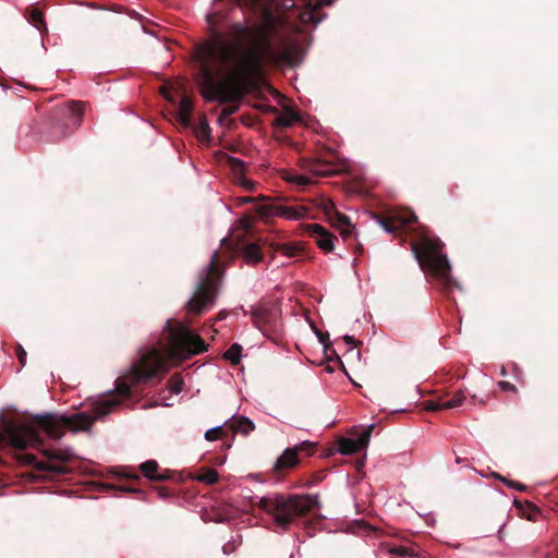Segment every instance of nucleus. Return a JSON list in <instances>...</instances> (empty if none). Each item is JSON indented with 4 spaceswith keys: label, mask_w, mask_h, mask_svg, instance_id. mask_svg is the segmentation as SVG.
I'll use <instances>...</instances> for the list:
<instances>
[{
    "label": "nucleus",
    "mask_w": 558,
    "mask_h": 558,
    "mask_svg": "<svg viewBox=\"0 0 558 558\" xmlns=\"http://www.w3.org/2000/svg\"><path fill=\"white\" fill-rule=\"evenodd\" d=\"M446 402L440 400H427L423 403L426 411L436 412L440 410H447L445 408Z\"/></svg>",
    "instance_id": "2f4dec72"
},
{
    "label": "nucleus",
    "mask_w": 558,
    "mask_h": 558,
    "mask_svg": "<svg viewBox=\"0 0 558 558\" xmlns=\"http://www.w3.org/2000/svg\"><path fill=\"white\" fill-rule=\"evenodd\" d=\"M343 340H344V342H345V343H348V344H353V345H357V344H360V343H361V342L356 341V340L354 339V337L349 336V335H345V336L343 337Z\"/></svg>",
    "instance_id": "37998d69"
},
{
    "label": "nucleus",
    "mask_w": 558,
    "mask_h": 558,
    "mask_svg": "<svg viewBox=\"0 0 558 558\" xmlns=\"http://www.w3.org/2000/svg\"><path fill=\"white\" fill-rule=\"evenodd\" d=\"M280 174L287 175V174H289V173H288V172H286V171H283V172H281Z\"/></svg>",
    "instance_id": "8fccbe9b"
},
{
    "label": "nucleus",
    "mask_w": 558,
    "mask_h": 558,
    "mask_svg": "<svg viewBox=\"0 0 558 558\" xmlns=\"http://www.w3.org/2000/svg\"><path fill=\"white\" fill-rule=\"evenodd\" d=\"M325 210L329 217L331 226L340 231L343 239H351L355 232V227L351 223L350 219L344 214L339 213L331 202H329V205Z\"/></svg>",
    "instance_id": "9b49d317"
},
{
    "label": "nucleus",
    "mask_w": 558,
    "mask_h": 558,
    "mask_svg": "<svg viewBox=\"0 0 558 558\" xmlns=\"http://www.w3.org/2000/svg\"><path fill=\"white\" fill-rule=\"evenodd\" d=\"M331 0H293L292 7L299 8L298 17L303 25L317 24L322 21L320 10Z\"/></svg>",
    "instance_id": "6e6552de"
},
{
    "label": "nucleus",
    "mask_w": 558,
    "mask_h": 558,
    "mask_svg": "<svg viewBox=\"0 0 558 558\" xmlns=\"http://www.w3.org/2000/svg\"><path fill=\"white\" fill-rule=\"evenodd\" d=\"M197 480L202 483L213 485L218 482L219 474L214 469H205L203 472L197 476Z\"/></svg>",
    "instance_id": "393cba45"
},
{
    "label": "nucleus",
    "mask_w": 558,
    "mask_h": 558,
    "mask_svg": "<svg viewBox=\"0 0 558 558\" xmlns=\"http://www.w3.org/2000/svg\"><path fill=\"white\" fill-rule=\"evenodd\" d=\"M129 477V475H126ZM130 478H133V480H140V476L137 474H134L132 476H130Z\"/></svg>",
    "instance_id": "09e8293b"
},
{
    "label": "nucleus",
    "mask_w": 558,
    "mask_h": 558,
    "mask_svg": "<svg viewBox=\"0 0 558 558\" xmlns=\"http://www.w3.org/2000/svg\"><path fill=\"white\" fill-rule=\"evenodd\" d=\"M16 356L19 359V362L22 366H25L26 364V351L23 349L22 345H17L15 350Z\"/></svg>",
    "instance_id": "e433bc0d"
},
{
    "label": "nucleus",
    "mask_w": 558,
    "mask_h": 558,
    "mask_svg": "<svg viewBox=\"0 0 558 558\" xmlns=\"http://www.w3.org/2000/svg\"><path fill=\"white\" fill-rule=\"evenodd\" d=\"M160 93L162 94V96L170 102L172 104H175V99L173 98V96L171 95L169 88L165 85H162L160 87Z\"/></svg>",
    "instance_id": "58836bf2"
},
{
    "label": "nucleus",
    "mask_w": 558,
    "mask_h": 558,
    "mask_svg": "<svg viewBox=\"0 0 558 558\" xmlns=\"http://www.w3.org/2000/svg\"><path fill=\"white\" fill-rule=\"evenodd\" d=\"M268 111L277 113L275 125L282 129L291 128L296 122L301 121L299 112L294 111L290 107H284L283 111L279 113L277 108L269 106Z\"/></svg>",
    "instance_id": "ddd939ff"
},
{
    "label": "nucleus",
    "mask_w": 558,
    "mask_h": 558,
    "mask_svg": "<svg viewBox=\"0 0 558 558\" xmlns=\"http://www.w3.org/2000/svg\"><path fill=\"white\" fill-rule=\"evenodd\" d=\"M242 347L239 343H233L225 353L223 357L236 365L241 361Z\"/></svg>",
    "instance_id": "5701e85b"
},
{
    "label": "nucleus",
    "mask_w": 558,
    "mask_h": 558,
    "mask_svg": "<svg viewBox=\"0 0 558 558\" xmlns=\"http://www.w3.org/2000/svg\"><path fill=\"white\" fill-rule=\"evenodd\" d=\"M121 490H124V492H131V493H137L138 490L135 489V488H132V487H126V486H123V487H120Z\"/></svg>",
    "instance_id": "c03bdc74"
},
{
    "label": "nucleus",
    "mask_w": 558,
    "mask_h": 558,
    "mask_svg": "<svg viewBox=\"0 0 558 558\" xmlns=\"http://www.w3.org/2000/svg\"><path fill=\"white\" fill-rule=\"evenodd\" d=\"M230 162H231V165H232L233 169H234L235 171H239V173H238V174H244V173H243V172H244V169H243V162H242L241 160H238V159L232 158V159H230Z\"/></svg>",
    "instance_id": "ea45409f"
},
{
    "label": "nucleus",
    "mask_w": 558,
    "mask_h": 558,
    "mask_svg": "<svg viewBox=\"0 0 558 558\" xmlns=\"http://www.w3.org/2000/svg\"><path fill=\"white\" fill-rule=\"evenodd\" d=\"M234 179H235L234 180L235 184L243 186L247 191H252L255 186V182L250 180L248 177L241 175V177H234Z\"/></svg>",
    "instance_id": "473e14b6"
},
{
    "label": "nucleus",
    "mask_w": 558,
    "mask_h": 558,
    "mask_svg": "<svg viewBox=\"0 0 558 558\" xmlns=\"http://www.w3.org/2000/svg\"><path fill=\"white\" fill-rule=\"evenodd\" d=\"M193 109H194L193 100L187 96L182 97L181 100L179 101V106H178V120L180 121V123L182 125H184V126L190 125Z\"/></svg>",
    "instance_id": "f3484780"
},
{
    "label": "nucleus",
    "mask_w": 558,
    "mask_h": 558,
    "mask_svg": "<svg viewBox=\"0 0 558 558\" xmlns=\"http://www.w3.org/2000/svg\"><path fill=\"white\" fill-rule=\"evenodd\" d=\"M28 21L40 32H47L44 13L38 8H31Z\"/></svg>",
    "instance_id": "aec40b11"
},
{
    "label": "nucleus",
    "mask_w": 558,
    "mask_h": 558,
    "mask_svg": "<svg viewBox=\"0 0 558 558\" xmlns=\"http://www.w3.org/2000/svg\"><path fill=\"white\" fill-rule=\"evenodd\" d=\"M253 201H254V198H252V197H244L243 198V202H246V203L253 202Z\"/></svg>",
    "instance_id": "49530a36"
},
{
    "label": "nucleus",
    "mask_w": 558,
    "mask_h": 558,
    "mask_svg": "<svg viewBox=\"0 0 558 558\" xmlns=\"http://www.w3.org/2000/svg\"><path fill=\"white\" fill-rule=\"evenodd\" d=\"M236 110H238V106H235V105L223 108L222 116H225V117L231 116V114L235 113Z\"/></svg>",
    "instance_id": "79ce46f5"
},
{
    "label": "nucleus",
    "mask_w": 558,
    "mask_h": 558,
    "mask_svg": "<svg viewBox=\"0 0 558 558\" xmlns=\"http://www.w3.org/2000/svg\"><path fill=\"white\" fill-rule=\"evenodd\" d=\"M228 435L226 424L223 426H218L215 428H210L205 433V439L208 441H214L220 438H225Z\"/></svg>",
    "instance_id": "a878e982"
},
{
    "label": "nucleus",
    "mask_w": 558,
    "mask_h": 558,
    "mask_svg": "<svg viewBox=\"0 0 558 558\" xmlns=\"http://www.w3.org/2000/svg\"><path fill=\"white\" fill-rule=\"evenodd\" d=\"M227 432H231L234 434H242L247 436L252 430H254V423L246 416H233L231 420L226 422Z\"/></svg>",
    "instance_id": "2eb2a0df"
},
{
    "label": "nucleus",
    "mask_w": 558,
    "mask_h": 558,
    "mask_svg": "<svg viewBox=\"0 0 558 558\" xmlns=\"http://www.w3.org/2000/svg\"><path fill=\"white\" fill-rule=\"evenodd\" d=\"M375 425L373 424L367 426V428L359 436L357 439L341 438L339 440V451L342 454H352L362 451L368 446Z\"/></svg>",
    "instance_id": "9d476101"
},
{
    "label": "nucleus",
    "mask_w": 558,
    "mask_h": 558,
    "mask_svg": "<svg viewBox=\"0 0 558 558\" xmlns=\"http://www.w3.org/2000/svg\"><path fill=\"white\" fill-rule=\"evenodd\" d=\"M363 177H352L349 183L348 191L351 194L366 196L369 194V189L362 182Z\"/></svg>",
    "instance_id": "412c9836"
},
{
    "label": "nucleus",
    "mask_w": 558,
    "mask_h": 558,
    "mask_svg": "<svg viewBox=\"0 0 558 558\" xmlns=\"http://www.w3.org/2000/svg\"><path fill=\"white\" fill-rule=\"evenodd\" d=\"M377 222L389 233L397 234L416 219L412 211H392L387 215H376Z\"/></svg>",
    "instance_id": "1a4fd4ad"
},
{
    "label": "nucleus",
    "mask_w": 558,
    "mask_h": 558,
    "mask_svg": "<svg viewBox=\"0 0 558 558\" xmlns=\"http://www.w3.org/2000/svg\"><path fill=\"white\" fill-rule=\"evenodd\" d=\"M272 313L268 310H258L253 313L255 326L265 331L266 326L270 325Z\"/></svg>",
    "instance_id": "6ab92c4d"
},
{
    "label": "nucleus",
    "mask_w": 558,
    "mask_h": 558,
    "mask_svg": "<svg viewBox=\"0 0 558 558\" xmlns=\"http://www.w3.org/2000/svg\"><path fill=\"white\" fill-rule=\"evenodd\" d=\"M495 477L498 478L499 481H501L502 483H505L509 487L515 488L518 490H524L525 489V485L522 484V483L508 480V478H506V477H504V476H501L499 474H495Z\"/></svg>",
    "instance_id": "72a5a7b5"
},
{
    "label": "nucleus",
    "mask_w": 558,
    "mask_h": 558,
    "mask_svg": "<svg viewBox=\"0 0 558 558\" xmlns=\"http://www.w3.org/2000/svg\"><path fill=\"white\" fill-rule=\"evenodd\" d=\"M291 184L300 189H304L305 186L315 183L312 177H283Z\"/></svg>",
    "instance_id": "cd10ccee"
},
{
    "label": "nucleus",
    "mask_w": 558,
    "mask_h": 558,
    "mask_svg": "<svg viewBox=\"0 0 558 558\" xmlns=\"http://www.w3.org/2000/svg\"><path fill=\"white\" fill-rule=\"evenodd\" d=\"M314 331H315L319 342L324 344L325 352L327 353L328 351H331L332 354L336 355L337 361H340L339 356L337 355L336 351L331 348V343L328 340L329 339V335L327 332L324 333L323 331H320L317 328H314Z\"/></svg>",
    "instance_id": "c85d7f7f"
},
{
    "label": "nucleus",
    "mask_w": 558,
    "mask_h": 558,
    "mask_svg": "<svg viewBox=\"0 0 558 558\" xmlns=\"http://www.w3.org/2000/svg\"><path fill=\"white\" fill-rule=\"evenodd\" d=\"M307 231L315 239L320 250L327 253L333 250V240L336 238L326 228L318 223H311L307 226Z\"/></svg>",
    "instance_id": "f8f14e48"
},
{
    "label": "nucleus",
    "mask_w": 558,
    "mask_h": 558,
    "mask_svg": "<svg viewBox=\"0 0 558 558\" xmlns=\"http://www.w3.org/2000/svg\"><path fill=\"white\" fill-rule=\"evenodd\" d=\"M222 550L225 554L229 555L231 553L232 548L230 547V545H225L222 547Z\"/></svg>",
    "instance_id": "a18cd8bd"
},
{
    "label": "nucleus",
    "mask_w": 558,
    "mask_h": 558,
    "mask_svg": "<svg viewBox=\"0 0 558 558\" xmlns=\"http://www.w3.org/2000/svg\"><path fill=\"white\" fill-rule=\"evenodd\" d=\"M163 335L168 344L163 348L153 347L142 353L130 369L117 378L114 388L117 395H108L93 404L92 416L84 412L73 415L48 413L34 416L31 424L4 422L1 437L7 439L15 450H25L28 447L39 449L44 445L37 429H41L53 439H60L65 429L90 430L96 420L108 415L122 401L137 393L138 386L158 375L167 374L170 369L169 363L189 360L207 350V344L201 336L179 320L168 319Z\"/></svg>",
    "instance_id": "f257e3e1"
},
{
    "label": "nucleus",
    "mask_w": 558,
    "mask_h": 558,
    "mask_svg": "<svg viewBox=\"0 0 558 558\" xmlns=\"http://www.w3.org/2000/svg\"><path fill=\"white\" fill-rule=\"evenodd\" d=\"M384 548L390 555L401 556V557H414L416 554L413 548L407 546H392V545H384Z\"/></svg>",
    "instance_id": "4be33fe9"
},
{
    "label": "nucleus",
    "mask_w": 558,
    "mask_h": 558,
    "mask_svg": "<svg viewBox=\"0 0 558 558\" xmlns=\"http://www.w3.org/2000/svg\"><path fill=\"white\" fill-rule=\"evenodd\" d=\"M298 49L286 39L275 48L267 29L232 23L226 37L217 33L214 40L202 47L201 94L206 101H239L252 81L263 74L265 64H292Z\"/></svg>",
    "instance_id": "f03ea898"
},
{
    "label": "nucleus",
    "mask_w": 558,
    "mask_h": 558,
    "mask_svg": "<svg viewBox=\"0 0 558 558\" xmlns=\"http://www.w3.org/2000/svg\"><path fill=\"white\" fill-rule=\"evenodd\" d=\"M159 464L155 460H147L140 465V470L143 475L150 481L162 482L171 478L172 473L169 470H165L158 473Z\"/></svg>",
    "instance_id": "4468645a"
},
{
    "label": "nucleus",
    "mask_w": 558,
    "mask_h": 558,
    "mask_svg": "<svg viewBox=\"0 0 558 558\" xmlns=\"http://www.w3.org/2000/svg\"><path fill=\"white\" fill-rule=\"evenodd\" d=\"M529 512L526 513V519L529 521L535 522L541 513L539 509L532 502H526Z\"/></svg>",
    "instance_id": "f704fd0d"
},
{
    "label": "nucleus",
    "mask_w": 558,
    "mask_h": 558,
    "mask_svg": "<svg viewBox=\"0 0 558 558\" xmlns=\"http://www.w3.org/2000/svg\"><path fill=\"white\" fill-rule=\"evenodd\" d=\"M202 129H203V131L205 132V131H208V130H209V126H208V124H206V123H205L204 125H202Z\"/></svg>",
    "instance_id": "de8ad7c7"
},
{
    "label": "nucleus",
    "mask_w": 558,
    "mask_h": 558,
    "mask_svg": "<svg viewBox=\"0 0 558 558\" xmlns=\"http://www.w3.org/2000/svg\"><path fill=\"white\" fill-rule=\"evenodd\" d=\"M241 251L247 264L255 265L263 259V252L258 243H243Z\"/></svg>",
    "instance_id": "a211bd4d"
},
{
    "label": "nucleus",
    "mask_w": 558,
    "mask_h": 558,
    "mask_svg": "<svg viewBox=\"0 0 558 558\" xmlns=\"http://www.w3.org/2000/svg\"><path fill=\"white\" fill-rule=\"evenodd\" d=\"M350 171L349 167H344L341 169H328V170H322V171H315L313 174H347Z\"/></svg>",
    "instance_id": "c9c22d12"
},
{
    "label": "nucleus",
    "mask_w": 558,
    "mask_h": 558,
    "mask_svg": "<svg viewBox=\"0 0 558 558\" xmlns=\"http://www.w3.org/2000/svg\"><path fill=\"white\" fill-rule=\"evenodd\" d=\"M157 493H158V496L162 499H166L171 496V492L167 487H158Z\"/></svg>",
    "instance_id": "a19ab883"
},
{
    "label": "nucleus",
    "mask_w": 558,
    "mask_h": 558,
    "mask_svg": "<svg viewBox=\"0 0 558 558\" xmlns=\"http://www.w3.org/2000/svg\"><path fill=\"white\" fill-rule=\"evenodd\" d=\"M498 386L504 391L518 392V388L510 381L500 380L498 381Z\"/></svg>",
    "instance_id": "4c0bfd02"
},
{
    "label": "nucleus",
    "mask_w": 558,
    "mask_h": 558,
    "mask_svg": "<svg viewBox=\"0 0 558 558\" xmlns=\"http://www.w3.org/2000/svg\"><path fill=\"white\" fill-rule=\"evenodd\" d=\"M260 510L272 517L277 526L287 530L298 518L306 515L318 506L313 495H270L259 498L255 504Z\"/></svg>",
    "instance_id": "7ed1b4c3"
},
{
    "label": "nucleus",
    "mask_w": 558,
    "mask_h": 558,
    "mask_svg": "<svg viewBox=\"0 0 558 558\" xmlns=\"http://www.w3.org/2000/svg\"><path fill=\"white\" fill-rule=\"evenodd\" d=\"M43 453L46 457L44 461H37L36 457L29 453H24L20 459L26 464L34 465L38 471L53 474H65L70 472V468L66 463L73 458L71 453L62 450H44Z\"/></svg>",
    "instance_id": "423d86ee"
},
{
    "label": "nucleus",
    "mask_w": 558,
    "mask_h": 558,
    "mask_svg": "<svg viewBox=\"0 0 558 558\" xmlns=\"http://www.w3.org/2000/svg\"><path fill=\"white\" fill-rule=\"evenodd\" d=\"M315 451L314 444L311 441H303L292 448H287L282 454L276 460L274 471L282 473L293 469L300 462V454H313Z\"/></svg>",
    "instance_id": "0eeeda50"
},
{
    "label": "nucleus",
    "mask_w": 558,
    "mask_h": 558,
    "mask_svg": "<svg viewBox=\"0 0 558 558\" xmlns=\"http://www.w3.org/2000/svg\"><path fill=\"white\" fill-rule=\"evenodd\" d=\"M259 214L264 217L280 215L292 220H298L303 217V213L301 210L288 206H262L259 208Z\"/></svg>",
    "instance_id": "dca6fc26"
},
{
    "label": "nucleus",
    "mask_w": 558,
    "mask_h": 558,
    "mask_svg": "<svg viewBox=\"0 0 558 558\" xmlns=\"http://www.w3.org/2000/svg\"><path fill=\"white\" fill-rule=\"evenodd\" d=\"M69 111L71 112V116L74 120V124H78L83 116L82 105L80 102L72 101L69 104Z\"/></svg>",
    "instance_id": "7c9ffc66"
},
{
    "label": "nucleus",
    "mask_w": 558,
    "mask_h": 558,
    "mask_svg": "<svg viewBox=\"0 0 558 558\" xmlns=\"http://www.w3.org/2000/svg\"><path fill=\"white\" fill-rule=\"evenodd\" d=\"M222 272L219 253L215 252L207 269L199 275L195 291L185 305L190 315L198 316L214 305Z\"/></svg>",
    "instance_id": "39448f33"
},
{
    "label": "nucleus",
    "mask_w": 558,
    "mask_h": 558,
    "mask_svg": "<svg viewBox=\"0 0 558 558\" xmlns=\"http://www.w3.org/2000/svg\"><path fill=\"white\" fill-rule=\"evenodd\" d=\"M442 248L444 243L439 239L427 235L412 242V252L420 268L436 278L446 291H450L458 283L451 277V267Z\"/></svg>",
    "instance_id": "20e7f679"
},
{
    "label": "nucleus",
    "mask_w": 558,
    "mask_h": 558,
    "mask_svg": "<svg viewBox=\"0 0 558 558\" xmlns=\"http://www.w3.org/2000/svg\"><path fill=\"white\" fill-rule=\"evenodd\" d=\"M184 381L179 374H174L168 381V388L172 393H180L183 390Z\"/></svg>",
    "instance_id": "bb28decb"
},
{
    "label": "nucleus",
    "mask_w": 558,
    "mask_h": 558,
    "mask_svg": "<svg viewBox=\"0 0 558 558\" xmlns=\"http://www.w3.org/2000/svg\"><path fill=\"white\" fill-rule=\"evenodd\" d=\"M465 397L466 396L463 390L456 391L453 397L450 400L445 401L446 402L445 408L453 409V408L460 407L462 404V402L464 401Z\"/></svg>",
    "instance_id": "c756f323"
},
{
    "label": "nucleus",
    "mask_w": 558,
    "mask_h": 558,
    "mask_svg": "<svg viewBox=\"0 0 558 558\" xmlns=\"http://www.w3.org/2000/svg\"><path fill=\"white\" fill-rule=\"evenodd\" d=\"M278 252L282 253L288 257L299 256L303 251L302 246L295 243H282L278 245Z\"/></svg>",
    "instance_id": "b1692460"
}]
</instances>
